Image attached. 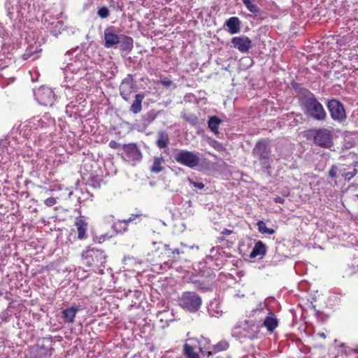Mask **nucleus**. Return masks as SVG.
<instances>
[{
    "label": "nucleus",
    "instance_id": "obj_1",
    "mask_svg": "<svg viewBox=\"0 0 358 358\" xmlns=\"http://www.w3.org/2000/svg\"><path fill=\"white\" fill-rule=\"evenodd\" d=\"M301 105L306 115L318 121L326 119L327 113L323 106L313 93L308 92V95L303 96L301 99Z\"/></svg>",
    "mask_w": 358,
    "mask_h": 358
},
{
    "label": "nucleus",
    "instance_id": "obj_2",
    "mask_svg": "<svg viewBox=\"0 0 358 358\" xmlns=\"http://www.w3.org/2000/svg\"><path fill=\"white\" fill-rule=\"evenodd\" d=\"M253 153L257 157L262 169L269 171L271 169L272 159L268 141L266 139L259 141L253 148Z\"/></svg>",
    "mask_w": 358,
    "mask_h": 358
},
{
    "label": "nucleus",
    "instance_id": "obj_3",
    "mask_svg": "<svg viewBox=\"0 0 358 358\" xmlns=\"http://www.w3.org/2000/svg\"><path fill=\"white\" fill-rule=\"evenodd\" d=\"M201 299L195 292L184 293L180 299V305L190 312L196 311L201 306Z\"/></svg>",
    "mask_w": 358,
    "mask_h": 358
},
{
    "label": "nucleus",
    "instance_id": "obj_4",
    "mask_svg": "<svg viewBox=\"0 0 358 358\" xmlns=\"http://www.w3.org/2000/svg\"><path fill=\"white\" fill-rule=\"evenodd\" d=\"M174 158L178 163L191 169L197 166L200 162L196 154L188 150H180L176 154Z\"/></svg>",
    "mask_w": 358,
    "mask_h": 358
},
{
    "label": "nucleus",
    "instance_id": "obj_5",
    "mask_svg": "<svg viewBox=\"0 0 358 358\" xmlns=\"http://www.w3.org/2000/svg\"><path fill=\"white\" fill-rule=\"evenodd\" d=\"M313 141L315 145L324 148H330L333 146L332 132L325 128H321L315 131Z\"/></svg>",
    "mask_w": 358,
    "mask_h": 358
},
{
    "label": "nucleus",
    "instance_id": "obj_6",
    "mask_svg": "<svg viewBox=\"0 0 358 358\" xmlns=\"http://www.w3.org/2000/svg\"><path fill=\"white\" fill-rule=\"evenodd\" d=\"M327 108L329 111L331 117L339 122L346 119L345 110L341 102L336 99H331L327 103Z\"/></svg>",
    "mask_w": 358,
    "mask_h": 358
},
{
    "label": "nucleus",
    "instance_id": "obj_7",
    "mask_svg": "<svg viewBox=\"0 0 358 358\" xmlns=\"http://www.w3.org/2000/svg\"><path fill=\"white\" fill-rule=\"evenodd\" d=\"M83 264L87 266H97L104 263L105 255L101 250H91L83 253Z\"/></svg>",
    "mask_w": 358,
    "mask_h": 358
},
{
    "label": "nucleus",
    "instance_id": "obj_8",
    "mask_svg": "<svg viewBox=\"0 0 358 358\" xmlns=\"http://www.w3.org/2000/svg\"><path fill=\"white\" fill-rule=\"evenodd\" d=\"M122 147L127 161L136 163L143 159V154L136 143H129L124 144Z\"/></svg>",
    "mask_w": 358,
    "mask_h": 358
},
{
    "label": "nucleus",
    "instance_id": "obj_9",
    "mask_svg": "<svg viewBox=\"0 0 358 358\" xmlns=\"http://www.w3.org/2000/svg\"><path fill=\"white\" fill-rule=\"evenodd\" d=\"M37 99L41 104L47 106H51L55 100V94L52 89L47 87H41L36 94Z\"/></svg>",
    "mask_w": 358,
    "mask_h": 358
},
{
    "label": "nucleus",
    "instance_id": "obj_10",
    "mask_svg": "<svg viewBox=\"0 0 358 358\" xmlns=\"http://www.w3.org/2000/svg\"><path fill=\"white\" fill-rule=\"evenodd\" d=\"M231 43L235 48L238 49L242 53L247 52L252 47L251 40L245 36L232 38Z\"/></svg>",
    "mask_w": 358,
    "mask_h": 358
},
{
    "label": "nucleus",
    "instance_id": "obj_11",
    "mask_svg": "<svg viewBox=\"0 0 358 358\" xmlns=\"http://www.w3.org/2000/svg\"><path fill=\"white\" fill-rule=\"evenodd\" d=\"M113 28H107L104 31V46L106 48H112L120 42L119 36L112 31Z\"/></svg>",
    "mask_w": 358,
    "mask_h": 358
},
{
    "label": "nucleus",
    "instance_id": "obj_12",
    "mask_svg": "<svg viewBox=\"0 0 358 358\" xmlns=\"http://www.w3.org/2000/svg\"><path fill=\"white\" fill-rule=\"evenodd\" d=\"M144 216L142 213L140 214H132L131 216L123 220H117L115 222L113 227L117 232H124L127 229V225L129 222H133L136 218Z\"/></svg>",
    "mask_w": 358,
    "mask_h": 358
},
{
    "label": "nucleus",
    "instance_id": "obj_13",
    "mask_svg": "<svg viewBox=\"0 0 358 358\" xmlns=\"http://www.w3.org/2000/svg\"><path fill=\"white\" fill-rule=\"evenodd\" d=\"M241 22L238 17H229L225 22L228 31L231 34H235L240 31Z\"/></svg>",
    "mask_w": 358,
    "mask_h": 358
},
{
    "label": "nucleus",
    "instance_id": "obj_14",
    "mask_svg": "<svg viewBox=\"0 0 358 358\" xmlns=\"http://www.w3.org/2000/svg\"><path fill=\"white\" fill-rule=\"evenodd\" d=\"M75 225L77 227L78 238L80 240L86 238V231L87 230V223L82 218H76Z\"/></svg>",
    "mask_w": 358,
    "mask_h": 358
},
{
    "label": "nucleus",
    "instance_id": "obj_15",
    "mask_svg": "<svg viewBox=\"0 0 358 358\" xmlns=\"http://www.w3.org/2000/svg\"><path fill=\"white\" fill-rule=\"evenodd\" d=\"M144 98V94H136L135 96V99L130 106V111H131L134 114H137L140 113L142 110V102Z\"/></svg>",
    "mask_w": 358,
    "mask_h": 358
},
{
    "label": "nucleus",
    "instance_id": "obj_16",
    "mask_svg": "<svg viewBox=\"0 0 358 358\" xmlns=\"http://www.w3.org/2000/svg\"><path fill=\"white\" fill-rule=\"evenodd\" d=\"M157 145L158 148L162 149L168 147L169 143V135L165 131H159L157 133Z\"/></svg>",
    "mask_w": 358,
    "mask_h": 358
},
{
    "label": "nucleus",
    "instance_id": "obj_17",
    "mask_svg": "<svg viewBox=\"0 0 358 358\" xmlns=\"http://www.w3.org/2000/svg\"><path fill=\"white\" fill-rule=\"evenodd\" d=\"M198 348L195 343H185L184 345V353L187 358H199V354L195 350Z\"/></svg>",
    "mask_w": 358,
    "mask_h": 358
},
{
    "label": "nucleus",
    "instance_id": "obj_18",
    "mask_svg": "<svg viewBox=\"0 0 358 358\" xmlns=\"http://www.w3.org/2000/svg\"><path fill=\"white\" fill-rule=\"evenodd\" d=\"M78 310V309L74 306L64 310L62 314L64 321L69 323L73 322Z\"/></svg>",
    "mask_w": 358,
    "mask_h": 358
},
{
    "label": "nucleus",
    "instance_id": "obj_19",
    "mask_svg": "<svg viewBox=\"0 0 358 358\" xmlns=\"http://www.w3.org/2000/svg\"><path fill=\"white\" fill-rule=\"evenodd\" d=\"M120 91L122 97L125 101H127L129 99V95L131 94L133 91L132 85L128 81L122 82L120 87Z\"/></svg>",
    "mask_w": 358,
    "mask_h": 358
},
{
    "label": "nucleus",
    "instance_id": "obj_20",
    "mask_svg": "<svg viewBox=\"0 0 358 358\" xmlns=\"http://www.w3.org/2000/svg\"><path fill=\"white\" fill-rule=\"evenodd\" d=\"M164 159L163 157H155L153 159V164L150 168V171L154 173H159L164 169L163 164Z\"/></svg>",
    "mask_w": 358,
    "mask_h": 358
},
{
    "label": "nucleus",
    "instance_id": "obj_21",
    "mask_svg": "<svg viewBox=\"0 0 358 358\" xmlns=\"http://www.w3.org/2000/svg\"><path fill=\"white\" fill-rule=\"evenodd\" d=\"M266 253V246L262 241H258L255 243L250 257L252 258L257 256H262Z\"/></svg>",
    "mask_w": 358,
    "mask_h": 358
},
{
    "label": "nucleus",
    "instance_id": "obj_22",
    "mask_svg": "<svg viewBox=\"0 0 358 358\" xmlns=\"http://www.w3.org/2000/svg\"><path fill=\"white\" fill-rule=\"evenodd\" d=\"M189 341L198 344L197 347L201 353H204L205 350L210 349V341L206 338L201 337L199 339H189Z\"/></svg>",
    "mask_w": 358,
    "mask_h": 358
},
{
    "label": "nucleus",
    "instance_id": "obj_23",
    "mask_svg": "<svg viewBox=\"0 0 358 358\" xmlns=\"http://www.w3.org/2000/svg\"><path fill=\"white\" fill-rule=\"evenodd\" d=\"M264 326L270 331H272L278 324L277 319L275 317L273 314L270 313L265 319L264 322Z\"/></svg>",
    "mask_w": 358,
    "mask_h": 358
},
{
    "label": "nucleus",
    "instance_id": "obj_24",
    "mask_svg": "<svg viewBox=\"0 0 358 358\" xmlns=\"http://www.w3.org/2000/svg\"><path fill=\"white\" fill-rule=\"evenodd\" d=\"M242 1L250 12L254 14H257L259 13L260 9L255 3V0H242Z\"/></svg>",
    "mask_w": 358,
    "mask_h": 358
},
{
    "label": "nucleus",
    "instance_id": "obj_25",
    "mask_svg": "<svg viewBox=\"0 0 358 358\" xmlns=\"http://www.w3.org/2000/svg\"><path fill=\"white\" fill-rule=\"evenodd\" d=\"M221 120L217 116L211 117L208 120V127L212 131L217 134L218 133V127Z\"/></svg>",
    "mask_w": 358,
    "mask_h": 358
},
{
    "label": "nucleus",
    "instance_id": "obj_26",
    "mask_svg": "<svg viewBox=\"0 0 358 358\" xmlns=\"http://www.w3.org/2000/svg\"><path fill=\"white\" fill-rule=\"evenodd\" d=\"M357 174V169L355 168L352 169H344L341 171V176L348 180H350Z\"/></svg>",
    "mask_w": 358,
    "mask_h": 358
},
{
    "label": "nucleus",
    "instance_id": "obj_27",
    "mask_svg": "<svg viewBox=\"0 0 358 358\" xmlns=\"http://www.w3.org/2000/svg\"><path fill=\"white\" fill-rule=\"evenodd\" d=\"M257 225L258 227L259 231L262 234L270 235L274 234V230L270 228H267L266 224L263 221H259Z\"/></svg>",
    "mask_w": 358,
    "mask_h": 358
},
{
    "label": "nucleus",
    "instance_id": "obj_28",
    "mask_svg": "<svg viewBox=\"0 0 358 358\" xmlns=\"http://www.w3.org/2000/svg\"><path fill=\"white\" fill-rule=\"evenodd\" d=\"M229 344L227 342L222 341L218 343L217 345L213 347L214 352H218L220 351L225 350L228 348Z\"/></svg>",
    "mask_w": 358,
    "mask_h": 358
},
{
    "label": "nucleus",
    "instance_id": "obj_29",
    "mask_svg": "<svg viewBox=\"0 0 358 358\" xmlns=\"http://www.w3.org/2000/svg\"><path fill=\"white\" fill-rule=\"evenodd\" d=\"M97 15L101 18L105 19V18H107L109 16L110 12H109V10H108V8L107 7L102 6V7H101V8H99L98 9Z\"/></svg>",
    "mask_w": 358,
    "mask_h": 358
},
{
    "label": "nucleus",
    "instance_id": "obj_30",
    "mask_svg": "<svg viewBox=\"0 0 358 358\" xmlns=\"http://www.w3.org/2000/svg\"><path fill=\"white\" fill-rule=\"evenodd\" d=\"M337 170L338 168L336 166H332L329 171V176L331 178H337Z\"/></svg>",
    "mask_w": 358,
    "mask_h": 358
},
{
    "label": "nucleus",
    "instance_id": "obj_31",
    "mask_svg": "<svg viewBox=\"0 0 358 358\" xmlns=\"http://www.w3.org/2000/svg\"><path fill=\"white\" fill-rule=\"evenodd\" d=\"M189 184L194 187L201 189L204 187V184L200 182H194L192 179H189Z\"/></svg>",
    "mask_w": 358,
    "mask_h": 358
},
{
    "label": "nucleus",
    "instance_id": "obj_32",
    "mask_svg": "<svg viewBox=\"0 0 358 358\" xmlns=\"http://www.w3.org/2000/svg\"><path fill=\"white\" fill-rule=\"evenodd\" d=\"M211 145L217 151H222L224 150L222 145L220 143H219L217 141H213L211 143Z\"/></svg>",
    "mask_w": 358,
    "mask_h": 358
},
{
    "label": "nucleus",
    "instance_id": "obj_33",
    "mask_svg": "<svg viewBox=\"0 0 358 358\" xmlns=\"http://www.w3.org/2000/svg\"><path fill=\"white\" fill-rule=\"evenodd\" d=\"M124 43L129 49H131L133 47V39L127 36H124Z\"/></svg>",
    "mask_w": 358,
    "mask_h": 358
},
{
    "label": "nucleus",
    "instance_id": "obj_34",
    "mask_svg": "<svg viewBox=\"0 0 358 358\" xmlns=\"http://www.w3.org/2000/svg\"><path fill=\"white\" fill-rule=\"evenodd\" d=\"M160 83L165 87H170L173 84V81L169 79H163L160 80Z\"/></svg>",
    "mask_w": 358,
    "mask_h": 358
},
{
    "label": "nucleus",
    "instance_id": "obj_35",
    "mask_svg": "<svg viewBox=\"0 0 358 358\" xmlns=\"http://www.w3.org/2000/svg\"><path fill=\"white\" fill-rule=\"evenodd\" d=\"M108 145L112 149H117L121 146V145L115 141H110Z\"/></svg>",
    "mask_w": 358,
    "mask_h": 358
},
{
    "label": "nucleus",
    "instance_id": "obj_36",
    "mask_svg": "<svg viewBox=\"0 0 358 358\" xmlns=\"http://www.w3.org/2000/svg\"><path fill=\"white\" fill-rule=\"evenodd\" d=\"M280 210H281V209H280V207H277L276 208H269V211H271V210H272V211H273V212H274V213H278V212H280Z\"/></svg>",
    "mask_w": 358,
    "mask_h": 358
},
{
    "label": "nucleus",
    "instance_id": "obj_37",
    "mask_svg": "<svg viewBox=\"0 0 358 358\" xmlns=\"http://www.w3.org/2000/svg\"><path fill=\"white\" fill-rule=\"evenodd\" d=\"M222 234L224 235H229L231 234V231L228 229H224V231H222Z\"/></svg>",
    "mask_w": 358,
    "mask_h": 358
},
{
    "label": "nucleus",
    "instance_id": "obj_38",
    "mask_svg": "<svg viewBox=\"0 0 358 358\" xmlns=\"http://www.w3.org/2000/svg\"><path fill=\"white\" fill-rule=\"evenodd\" d=\"M45 201H50V202L55 201V199L52 197H50V198L47 199L45 200Z\"/></svg>",
    "mask_w": 358,
    "mask_h": 358
},
{
    "label": "nucleus",
    "instance_id": "obj_39",
    "mask_svg": "<svg viewBox=\"0 0 358 358\" xmlns=\"http://www.w3.org/2000/svg\"><path fill=\"white\" fill-rule=\"evenodd\" d=\"M275 201H283L282 199H281L280 197H277L275 199Z\"/></svg>",
    "mask_w": 358,
    "mask_h": 358
},
{
    "label": "nucleus",
    "instance_id": "obj_40",
    "mask_svg": "<svg viewBox=\"0 0 358 358\" xmlns=\"http://www.w3.org/2000/svg\"><path fill=\"white\" fill-rule=\"evenodd\" d=\"M173 253L180 254V251L179 250L176 249L175 250H173Z\"/></svg>",
    "mask_w": 358,
    "mask_h": 358
},
{
    "label": "nucleus",
    "instance_id": "obj_41",
    "mask_svg": "<svg viewBox=\"0 0 358 358\" xmlns=\"http://www.w3.org/2000/svg\"><path fill=\"white\" fill-rule=\"evenodd\" d=\"M320 336L321 337H322V338H325V335H324V334H323V333H322V334H320Z\"/></svg>",
    "mask_w": 358,
    "mask_h": 358
},
{
    "label": "nucleus",
    "instance_id": "obj_42",
    "mask_svg": "<svg viewBox=\"0 0 358 358\" xmlns=\"http://www.w3.org/2000/svg\"><path fill=\"white\" fill-rule=\"evenodd\" d=\"M212 355V352H211V351H208V356H210V355Z\"/></svg>",
    "mask_w": 358,
    "mask_h": 358
}]
</instances>
